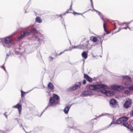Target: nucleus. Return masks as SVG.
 Returning <instances> with one entry per match:
<instances>
[{
	"label": "nucleus",
	"mask_w": 133,
	"mask_h": 133,
	"mask_svg": "<svg viewBox=\"0 0 133 133\" xmlns=\"http://www.w3.org/2000/svg\"><path fill=\"white\" fill-rule=\"evenodd\" d=\"M30 33H33L35 34V35L38 34L37 31L35 28L32 29V31L30 30H28L21 33V36L18 38V39L20 40L22 39L24 37L29 35Z\"/></svg>",
	"instance_id": "1"
},
{
	"label": "nucleus",
	"mask_w": 133,
	"mask_h": 133,
	"mask_svg": "<svg viewBox=\"0 0 133 133\" xmlns=\"http://www.w3.org/2000/svg\"><path fill=\"white\" fill-rule=\"evenodd\" d=\"M108 87L105 85L99 84L95 85H91L89 87V89L91 90H98L100 89H107Z\"/></svg>",
	"instance_id": "2"
},
{
	"label": "nucleus",
	"mask_w": 133,
	"mask_h": 133,
	"mask_svg": "<svg viewBox=\"0 0 133 133\" xmlns=\"http://www.w3.org/2000/svg\"><path fill=\"white\" fill-rule=\"evenodd\" d=\"M12 40V36L11 35L7 37L3 40L2 41V44L4 47L9 48L11 45V41Z\"/></svg>",
	"instance_id": "3"
},
{
	"label": "nucleus",
	"mask_w": 133,
	"mask_h": 133,
	"mask_svg": "<svg viewBox=\"0 0 133 133\" xmlns=\"http://www.w3.org/2000/svg\"><path fill=\"white\" fill-rule=\"evenodd\" d=\"M128 117H121L117 120V121L114 123L113 122H112L109 125V126H110L111 125L114 124H119L121 123L124 124V123L128 120Z\"/></svg>",
	"instance_id": "4"
},
{
	"label": "nucleus",
	"mask_w": 133,
	"mask_h": 133,
	"mask_svg": "<svg viewBox=\"0 0 133 133\" xmlns=\"http://www.w3.org/2000/svg\"><path fill=\"white\" fill-rule=\"evenodd\" d=\"M59 101H57L54 99L53 97L50 98L49 102L48 107L55 106L57 104H59Z\"/></svg>",
	"instance_id": "5"
},
{
	"label": "nucleus",
	"mask_w": 133,
	"mask_h": 133,
	"mask_svg": "<svg viewBox=\"0 0 133 133\" xmlns=\"http://www.w3.org/2000/svg\"><path fill=\"white\" fill-rule=\"evenodd\" d=\"M102 89L101 90H99V91H101L102 93L106 96H112L115 94V93L112 91H107L105 90L106 89Z\"/></svg>",
	"instance_id": "6"
},
{
	"label": "nucleus",
	"mask_w": 133,
	"mask_h": 133,
	"mask_svg": "<svg viewBox=\"0 0 133 133\" xmlns=\"http://www.w3.org/2000/svg\"><path fill=\"white\" fill-rule=\"evenodd\" d=\"M81 83L80 82L76 83L75 85L72 87H71L68 89L69 91H71L76 90V89L79 88L81 85Z\"/></svg>",
	"instance_id": "7"
},
{
	"label": "nucleus",
	"mask_w": 133,
	"mask_h": 133,
	"mask_svg": "<svg viewBox=\"0 0 133 133\" xmlns=\"http://www.w3.org/2000/svg\"><path fill=\"white\" fill-rule=\"evenodd\" d=\"M92 41L94 42H96L98 41V42L102 43L103 40V38L101 36L96 37L95 36H92L91 38Z\"/></svg>",
	"instance_id": "8"
},
{
	"label": "nucleus",
	"mask_w": 133,
	"mask_h": 133,
	"mask_svg": "<svg viewBox=\"0 0 133 133\" xmlns=\"http://www.w3.org/2000/svg\"><path fill=\"white\" fill-rule=\"evenodd\" d=\"M131 100L128 98H127L124 104V106L126 108H128L131 106Z\"/></svg>",
	"instance_id": "9"
},
{
	"label": "nucleus",
	"mask_w": 133,
	"mask_h": 133,
	"mask_svg": "<svg viewBox=\"0 0 133 133\" xmlns=\"http://www.w3.org/2000/svg\"><path fill=\"white\" fill-rule=\"evenodd\" d=\"M112 89L115 90L121 91L124 88V87L123 86H119L116 85H113L111 86Z\"/></svg>",
	"instance_id": "10"
},
{
	"label": "nucleus",
	"mask_w": 133,
	"mask_h": 133,
	"mask_svg": "<svg viewBox=\"0 0 133 133\" xmlns=\"http://www.w3.org/2000/svg\"><path fill=\"white\" fill-rule=\"evenodd\" d=\"M124 79H127V81L125 82V84L126 86H128L130 84L131 82L130 78L129 77L127 76H123Z\"/></svg>",
	"instance_id": "11"
},
{
	"label": "nucleus",
	"mask_w": 133,
	"mask_h": 133,
	"mask_svg": "<svg viewBox=\"0 0 133 133\" xmlns=\"http://www.w3.org/2000/svg\"><path fill=\"white\" fill-rule=\"evenodd\" d=\"M110 104L111 107L114 108L117 105V103L116 100L113 99H111L110 101Z\"/></svg>",
	"instance_id": "12"
},
{
	"label": "nucleus",
	"mask_w": 133,
	"mask_h": 133,
	"mask_svg": "<svg viewBox=\"0 0 133 133\" xmlns=\"http://www.w3.org/2000/svg\"><path fill=\"white\" fill-rule=\"evenodd\" d=\"M93 94L91 92L89 91H86L83 92L82 94L81 95L82 96H85L89 95H91Z\"/></svg>",
	"instance_id": "13"
},
{
	"label": "nucleus",
	"mask_w": 133,
	"mask_h": 133,
	"mask_svg": "<svg viewBox=\"0 0 133 133\" xmlns=\"http://www.w3.org/2000/svg\"><path fill=\"white\" fill-rule=\"evenodd\" d=\"M123 125L131 131L133 130V128L130 125V122L125 123Z\"/></svg>",
	"instance_id": "14"
},
{
	"label": "nucleus",
	"mask_w": 133,
	"mask_h": 133,
	"mask_svg": "<svg viewBox=\"0 0 133 133\" xmlns=\"http://www.w3.org/2000/svg\"><path fill=\"white\" fill-rule=\"evenodd\" d=\"M13 108H17L19 111V114H20L22 109V106L21 105L19 104H18L16 105L13 106Z\"/></svg>",
	"instance_id": "15"
},
{
	"label": "nucleus",
	"mask_w": 133,
	"mask_h": 133,
	"mask_svg": "<svg viewBox=\"0 0 133 133\" xmlns=\"http://www.w3.org/2000/svg\"><path fill=\"white\" fill-rule=\"evenodd\" d=\"M84 78L86 79L88 81L91 82L92 81V78L88 76L85 74H84Z\"/></svg>",
	"instance_id": "16"
},
{
	"label": "nucleus",
	"mask_w": 133,
	"mask_h": 133,
	"mask_svg": "<svg viewBox=\"0 0 133 133\" xmlns=\"http://www.w3.org/2000/svg\"><path fill=\"white\" fill-rule=\"evenodd\" d=\"M71 106V105L69 106H68L65 108L64 110V111L65 114H67L68 113Z\"/></svg>",
	"instance_id": "17"
},
{
	"label": "nucleus",
	"mask_w": 133,
	"mask_h": 133,
	"mask_svg": "<svg viewBox=\"0 0 133 133\" xmlns=\"http://www.w3.org/2000/svg\"><path fill=\"white\" fill-rule=\"evenodd\" d=\"M82 56L83 58L86 59L87 57V53L85 51H84L82 53Z\"/></svg>",
	"instance_id": "18"
},
{
	"label": "nucleus",
	"mask_w": 133,
	"mask_h": 133,
	"mask_svg": "<svg viewBox=\"0 0 133 133\" xmlns=\"http://www.w3.org/2000/svg\"><path fill=\"white\" fill-rule=\"evenodd\" d=\"M53 97L55 99L56 101H59V97L57 95L55 94H53Z\"/></svg>",
	"instance_id": "19"
},
{
	"label": "nucleus",
	"mask_w": 133,
	"mask_h": 133,
	"mask_svg": "<svg viewBox=\"0 0 133 133\" xmlns=\"http://www.w3.org/2000/svg\"><path fill=\"white\" fill-rule=\"evenodd\" d=\"M83 45H80L77 46H73V48H78L81 49L83 48Z\"/></svg>",
	"instance_id": "20"
},
{
	"label": "nucleus",
	"mask_w": 133,
	"mask_h": 133,
	"mask_svg": "<svg viewBox=\"0 0 133 133\" xmlns=\"http://www.w3.org/2000/svg\"><path fill=\"white\" fill-rule=\"evenodd\" d=\"M48 87L51 89H52L54 88V86L53 84L51 83H50L48 85Z\"/></svg>",
	"instance_id": "21"
},
{
	"label": "nucleus",
	"mask_w": 133,
	"mask_h": 133,
	"mask_svg": "<svg viewBox=\"0 0 133 133\" xmlns=\"http://www.w3.org/2000/svg\"><path fill=\"white\" fill-rule=\"evenodd\" d=\"M36 20L37 22L41 23L42 22V20L39 17H37L36 18Z\"/></svg>",
	"instance_id": "22"
},
{
	"label": "nucleus",
	"mask_w": 133,
	"mask_h": 133,
	"mask_svg": "<svg viewBox=\"0 0 133 133\" xmlns=\"http://www.w3.org/2000/svg\"><path fill=\"white\" fill-rule=\"evenodd\" d=\"M130 91L126 90L125 92V94H127V95H129L130 94Z\"/></svg>",
	"instance_id": "23"
},
{
	"label": "nucleus",
	"mask_w": 133,
	"mask_h": 133,
	"mask_svg": "<svg viewBox=\"0 0 133 133\" xmlns=\"http://www.w3.org/2000/svg\"><path fill=\"white\" fill-rule=\"evenodd\" d=\"M128 88L130 90L133 91V85L129 87Z\"/></svg>",
	"instance_id": "24"
},
{
	"label": "nucleus",
	"mask_w": 133,
	"mask_h": 133,
	"mask_svg": "<svg viewBox=\"0 0 133 133\" xmlns=\"http://www.w3.org/2000/svg\"><path fill=\"white\" fill-rule=\"evenodd\" d=\"M103 27H104V28L105 31L107 32V34H108L109 33L106 30L105 26V24L104 23L103 24Z\"/></svg>",
	"instance_id": "25"
},
{
	"label": "nucleus",
	"mask_w": 133,
	"mask_h": 133,
	"mask_svg": "<svg viewBox=\"0 0 133 133\" xmlns=\"http://www.w3.org/2000/svg\"><path fill=\"white\" fill-rule=\"evenodd\" d=\"M94 10L96 11L97 12V14L100 16H101V14L99 12H98L97 10H95V9H94Z\"/></svg>",
	"instance_id": "26"
},
{
	"label": "nucleus",
	"mask_w": 133,
	"mask_h": 133,
	"mask_svg": "<svg viewBox=\"0 0 133 133\" xmlns=\"http://www.w3.org/2000/svg\"><path fill=\"white\" fill-rule=\"evenodd\" d=\"M21 96L22 97L23 96L24 94V93L25 92L22 91H21Z\"/></svg>",
	"instance_id": "27"
},
{
	"label": "nucleus",
	"mask_w": 133,
	"mask_h": 133,
	"mask_svg": "<svg viewBox=\"0 0 133 133\" xmlns=\"http://www.w3.org/2000/svg\"><path fill=\"white\" fill-rule=\"evenodd\" d=\"M90 1H91V5L92 7L93 8H94V6H93V4L92 0H90Z\"/></svg>",
	"instance_id": "28"
},
{
	"label": "nucleus",
	"mask_w": 133,
	"mask_h": 133,
	"mask_svg": "<svg viewBox=\"0 0 133 133\" xmlns=\"http://www.w3.org/2000/svg\"><path fill=\"white\" fill-rule=\"evenodd\" d=\"M127 28H128L130 29V28H129L128 27H126L124 28H122V29H126Z\"/></svg>",
	"instance_id": "29"
},
{
	"label": "nucleus",
	"mask_w": 133,
	"mask_h": 133,
	"mask_svg": "<svg viewBox=\"0 0 133 133\" xmlns=\"http://www.w3.org/2000/svg\"><path fill=\"white\" fill-rule=\"evenodd\" d=\"M86 81L85 80H84L83 82V84H85L86 83Z\"/></svg>",
	"instance_id": "30"
},
{
	"label": "nucleus",
	"mask_w": 133,
	"mask_h": 133,
	"mask_svg": "<svg viewBox=\"0 0 133 133\" xmlns=\"http://www.w3.org/2000/svg\"><path fill=\"white\" fill-rule=\"evenodd\" d=\"M74 15H75V14H79V13H77L75 12H74Z\"/></svg>",
	"instance_id": "31"
},
{
	"label": "nucleus",
	"mask_w": 133,
	"mask_h": 133,
	"mask_svg": "<svg viewBox=\"0 0 133 133\" xmlns=\"http://www.w3.org/2000/svg\"><path fill=\"white\" fill-rule=\"evenodd\" d=\"M4 70H5V71H6V70H5V68H4Z\"/></svg>",
	"instance_id": "32"
},
{
	"label": "nucleus",
	"mask_w": 133,
	"mask_h": 133,
	"mask_svg": "<svg viewBox=\"0 0 133 133\" xmlns=\"http://www.w3.org/2000/svg\"><path fill=\"white\" fill-rule=\"evenodd\" d=\"M1 67L2 68H3V67L2 66H1Z\"/></svg>",
	"instance_id": "33"
},
{
	"label": "nucleus",
	"mask_w": 133,
	"mask_h": 133,
	"mask_svg": "<svg viewBox=\"0 0 133 133\" xmlns=\"http://www.w3.org/2000/svg\"><path fill=\"white\" fill-rule=\"evenodd\" d=\"M5 114H4V115H5Z\"/></svg>",
	"instance_id": "34"
}]
</instances>
